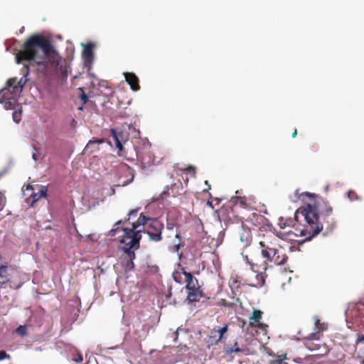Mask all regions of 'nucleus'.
<instances>
[{"mask_svg": "<svg viewBox=\"0 0 364 364\" xmlns=\"http://www.w3.org/2000/svg\"><path fill=\"white\" fill-rule=\"evenodd\" d=\"M294 219L297 223L304 220L305 224L301 228H296V232H285L291 240H294L297 236H304L309 240L322 231H324L323 235H327L336 227L333 207L328 200L321 198H318L314 204L299 208L294 213Z\"/></svg>", "mask_w": 364, "mask_h": 364, "instance_id": "obj_1", "label": "nucleus"}, {"mask_svg": "<svg viewBox=\"0 0 364 364\" xmlns=\"http://www.w3.org/2000/svg\"><path fill=\"white\" fill-rule=\"evenodd\" d=\"M15 58L18 64L28 61L31 65H36L37 71L44 75L65 73V69L60 65V55L50 40L42 34H33L28 38Z\"/></svg>", "mask_w": 364, "mask_h": 364, "instance_id": "obj_2", "label": "nucleus"}, {"mask_svg": "<svg viewBox=\"0 0 364 364\" xmlns=\"http://www.w3.org/2000/svg\"><path fill=\"white\" fill-rule=\"evenodd\" d=\"M123 232L124 235L120 240L123 244L122 249L124 251L121 264L124 271L129 272L134 267L133 260L135 259V253L132 250L139 248L141 236L139 232H133L132 229H123Z\"/></svg>", "mask_w": 364, "mask_h": 364, "instance_id": "obj_3", "label": "nucleus"}, {"mask_svg": "<svg viewBox=\"0 0 364 364\" xmlns=\"http://www.w3.org/2000/svg\"><path fill=\"white\" fill-rule=\"evenodd\" d=\"M242 256L246 264L250 267V269L256 274L255 281L247 282V284L255 287H262L265 283V278L267 277V263L260 261L259 255H242Z\"/></svg>", "mask_w": 364, "mask_h": 364, "instance_id": "obj_4", "label": "nucleus"}, {"mask_svg": "<svg viewBox=\"0 0 364 364\" xmlns=\"http://www.w3.org/2000/svg\"><path fill=\"white\" fill-rule=\"evenodd\" d=\"M16 77L9 78L5 86L0 90V103L4 104L7 109H15L21 89L16 87Z\"/></svg>", "mask_w": 364, "mask_h": 364, "instance_id": "obj_5", "label": "nucleus"}, {"mask_svg": "<svg viewBox=\"0 0 364 364\" xmlns=\"http://www.w3.org/2000/svg\"><path fill=\"white\" fill-rule=\"evenodd\" d=\"M261 255L267 261L277 265H283L287 260V256L279 247L262 250Z\"/></svg>", "mask_w": 364, "mask_h": 364, "instance_id": "obj_6", "label": "nucleus"}, {"mask_svg": "<svg viewBox=\"0 0 364 364\" xmlns=\"http://www.w3.org/2000/svg\"><path fill=\"white\" fill-rule=\"evenodd\" d=\"M235 220L240 222L241 224L247 227L252 225L253 227L259 228L260 225H264L267 220L260 213L252 211L248 214L235 216Z\"/></svg>", "mask_w": 364, "mask_h": 364, "instance_id": "obj_7", "label": "nucleus"}, {"mask_svg": "<svg viewBox=\"0 0 364 364\" xmlns=\"http://www.w3.org/2000/svg\"><path fill=\"white\" fill-rule=\"evenodd\" d=\"M137 160L141 162L142 168L149 167L154 164V156L151 151L150 144H143L141 148H134Z\"/></svg>", "mask_w": 364, "mask_h": 364, "instance_id": "obj_8", "label": "nucleus"}, {"mask_svg": "<svg viewBox=\"0 0 364 364\" xmlns=\"http://www.w3.org/2000/svg\"><path fill=\"white\" fill-rule=\"evenodd\" d=\"M164 228V223L157 218L150 220L147 224L145 232L149 235V239L153 242H160L162 240V231Z\"/></svg>", "mask_w": 364, "mask_h": 364, "instance_id": "obj_9", "label": "nucleus"}, {"mask_svg": "<svg viewBox=\"0 0 364 364\" xmlns=\"http://www.w3.org/2000/svg\"><path fill=\"white\" fill-rule=\"evenodd\" d=\"M315 328L316 332L311 333L308 338H306L305 345L311 351L316 349V348L311 346V341L319 339V333L327 330L328 325L325 323H321L319 319H316L315 321Z\"/></svg>", "mask_w": 364, "mask_h": 364, "instance_id": "obj_10", "label": "nucleus"}, {"mask_svg": "<svg viewBox=\"0 0 364 364\" xmlns=\"http://www.w3.org/2000/svg\"><path fill=\"white\" fill-rule=\"evenodd\" d=\"M238 237L242 248H247L252 242V228L241 224V228L238 232Z\"/></svg>", "mask_w": 364, "mask_h": 364, "instance_id": "obj_11", "label": "nucleus"}, {"mask_svg": "<svg viewBox=\"0 0 364 364\" xmlns=\"http://www.w3.org/2000/svg\"><path fill=\"white\" fill-rule=\"evenodd\" d=\"M259 245L262 250H268L279 247L278 238L272 232H267L263 235L261 240L259 242Z\"/></svg>", "mask_w": 364, "mask_h": 364, "instance_id": "obj_12", "label": "nucleus"}, {"mask_svg": "<svg viewBox=\"0 0 364 364\" xmlns=\"http://www.w3.org/2000/svg\"><path fill=\"white\" fill-rule=\"evenodd\" d=\"M95 44L92 43H89L84 46V48L82 50V58L84 60V63L86 67H90L94 59V50Z\"/></svg>", "mask_w": 364, "mask_h": 364, "instance_id": "obj_13", "label": "nucleus"}, {"mask_svg": "<svg viewBox=\"0 0 364 364\" xmlns=\"http://www.w3.org/2000/svg\"><path fill=\"white\" fill-rule=\"evenodd\" d=\"M184 281L186 283V289L188 290H196L200 289L198 282L196 278H195L190 272H187L185 271L184 268H182Z\"/></svg>", "mask_w": 364, "mask_h": 364, "instance_id": "obj_14", "label": "nucleus"}, {"mask_svg": "<svg viewBox=\"0 0 364 364\" xmlns=\"http://www.w3.org/2000/svg\"><path fill=\"white\" fill-rule=\"evenodd\" d=\"M150 220H154V218L147 217L144 213H141L138 220L132 223V228L131 229L133 230V232H135L134 230L136 228H138L140 226H143V228L145 230L146 229L147 224L150 223ZM137 232H139V235L141 236L140 232H141V230H139Z\"/></svg>", "mask_w": 364, "mask_h": 364, "instance_id": "obj_15", "label": "nucleus"}, {"mask_svg": "<svg viewBox=\"0 0 364 364\" xmlns=\"http://www.w3.org/2000/svg\"><path fill=\"white\" fill-rule=\"evenodd\" d=\"M126 82L129 85L133 91H138L140 89L138 77L133 73H125Z\"/></svg>", "mask_w": 364, "mask_h": 364, "instance_id": "obj_16", "label": "nucleus"}, {"mask_svg": "<svg viewBox=\"0 0 364 364\" xmlns=\"http://www.w3.org/2000/svg\"><path fill=\"white\" fill-rule=\"evenodd\" d=\"M22 73H23V77L18 80L16 77V83L14 84V86L16 87H19L21 89V92L23 91V87L25 86L26 83L28 81V75H29V65H23V67L22 68Z\"/></svg>", "mask_w": 364, "mask_h": 364, "instance_id": "obj_17", "label": "nucleus"}, {"mask_svg": "<svg viewBox=\"0 0 364 364\" xmlns=\"http://www.w3.org/2000/svg\"><path fill=\"white\" fill-rule=\"evenodd\" d=\"M48 188L46 186H41L39 191L36 193H33L30 196V199H31V206H33V204L39 200L41 198H46L47 196Z\"/></svg>", "mask_w": 364, "mask_h": 364, "instance_id": "obj_18", "label": "nucleus"}, {"mask_svg": "<svg viewBox=\"0 0 364 364\" xmlns=\"http://www.w3.org/2000/svg\"><path fill=\"white\" fill-rule=\"evenodd\" d=\"M122 134L121 133H119L117 132H116L114 129H112L111 130V135H110V138H111V141H110V143H114L115 146L120 151H124V147H123V145L120 141V136H121Z\"/></svg>", "mask_w": 364, "mask_h": 364, "instance_id": "obj_19", "label": "nucleus"}, {"mask_svg": "<svg viewBox=\"0 0 364 364\" xmlns=\"http://www.w3.org/2000/svg\"><path fill=\"white\" fill-rule=\"evenodd\" d=\"M103 142V139L90 140L85 148V151H90V153L94 152L99 149L98 145L102 144Z\"/></svg>", "mask_w": 364, "mask_h": 364, "instance_id": "obj_20", "label": "nucleus"}, {"mask_svg": "<svg viewBox=\"0 0 364 364\" xmlns=\"http://www.w3.org/2000/svg\"><path fill=\"white\" fill-rule=\"evenodd\" d=\"M8 267L7 265L1 264L0 266V287H3L5 284L11 282L8 278L7 274Z\"/></svg>", "mask_w": 364, "mask_h": 364, "instance_id": "obj_21", "label": "nucleus"}, {"mask_svg": "<svg viewBox=\"0 0 364 364\" xmlns=\"http://www.w3.org/2000/svg\"><path fill=\"white\" fill-rule=\"evenodd\" d=\"M228 325L225 324L224 325L223 327H222L221 328L218 329V330H213L211 333L213 334V333H218L219 336H218V338L215 340V344L218 343L219 341H222L223 338V336L224 334L228 331Z\"/></svg>", "mask_w": 364, "mask_h": 364, "instance_id": "obj_22", "label": "nucleus"}, {"mask_svg": "<svg viewBox=\"0 0 364 364\" xmlns=\"http://www.w3.org/2000/svg\"><path fill=\"white\" fill-rule=\"evenodd\" d=\"M201 291L200 289L196 290H189V292L187 296V299L191 302H194L198 301V296L200 294Z\"/></svg>", "mask_w": 364, "mask_h": 364, "instance_id": "obj_23", "label": "nucleus"}, {"mask_svg": "<svg viewBox=\"0 0 364 364\" xmlns=\"http://www.w3.org/2000/svg\"><path fill=\"white\" fill-rule=\"evenodd\" d=\"M229 285L232 291L237 290L240 287V281L237 277H232L229 282Z\"/></svg>", "mask_w": 364, "mask_h": 364, "instance_id": "obj_24", "label": "nucleus"}, {"mask_svg": "<svg viewBox=\"0 0 364 364\" xmlns=\"http://www.w3.org/2000/svg\"><path fill=\"white\" fill-rule=\"evenodd\" d=\"M173 278L174 281L179 284L185 283L184 276L183 271L181 272L179 271H176L173 273Z\"/></svg>", "mask_w": 364, "mask_h": 364, "instance_id": "obj_25", "label": "nucleus"}, {"mask_svg": "<svg viewBox=\"0 0 364 364\" xmlns=\"http://www.w3.org/2000/svg\"><path fill=\"white\" fill-rule=\"evenodd\" d=\"M262 316V312L258 309H254L252 312V315L250 316V319L252 320L257 323H259Z\"/></svg>", "mask_w": 364, "mask_h": 364, "instance_id": "obj_26", "label": "nucleus"}, {"mask_svg": "<svg viewBox=\"0 0 364 364\" xmlns=\"http://www.w3.org/2000/svg\"><path fill=\"white\" fill-rule=\"evenodd\" d=\"M12 117H13V120L15 122H16V123L20 122V121L21 120V109L15 110L12 114Z\"/></svg>", "mask_w": 364, "mask_h": 364, "instance_id": "obj_27", "label": "nucleus"}, {"mask_svg": "<svg viewBox=\"0 0 364 364\" xmlns=\"http://www.w3.org/2000/svg\"><path fill=\"white\" fill-rule=\"evenodd\" d=\"M348 197L350 199V200H351V201L359 200L358 196L357 195L355 191H354L353 190H350L348 192Z\"/></svg>", "mask_w": 364, "mask_h": 364, "instance_id": "obj_28", "label": "nucleus"}, {"mask_svg": "<svg viewBox=\"0 0 364 364\" xmlns=\"http://www.w3.org/2000/svg\"><path fill=\"white\" fill-rule=\"evenodd\" d=\"M79 90L81 91V94L80 95V98L82 101V105H85L87 101H88V97L87 96V95L85 93L82 87H80Z\"/></svg>", "mask_w": 364, "mask_h": 364, "instance_id": "obj_29", "label": "nucleus"}, {"mask_svg": "<svg viewBox=\"0 0 364 364\" xmlns=\"http://www.w3.org/2000/svg\"><path fill=\"white\" fill-rule=\"evenodd\" d=\"M6 203V198L4 194L0 191V211H1L5 207Z\"/></svg>", "mask_w": 364, "mask_h": 364, "instance_id": "obj_30", "label": "nucleus"}, {"mask_svg": "<svg viewBox=\"0 0 364 364\" xmlns=\"http://www.w3.org/2000/svg\"><path fill=\"white\" fill-rule=\"evenodd\" d=\"M228 353H240L242 352V350L238 347L237 342H235L234 343V346L231 347L229 350L227 351Z\"/></svg>", "mask_w": 364, "mask_h": 364, "instance_id": "obj_31", "label": "nucleus"}, {"mask_svg": "<svg viewBox=\"0 0 364 364\" xmlns=\"http://www.w3.org/2000/svg\"><path fill=\"white\" fill-rule=\"evenodd\" d=\"M26 332L27 329L26 326H20L16 328V333L21 336H25Z\"/></svg>", "mask_w": 364, "mask_h": 364, "instance_id": "obj_32", "label": "nucleus"}, {"mask_svg": "<svg viewBox=\"0 0 364 364\" xmlns=\"http://www.w3.org/2000/svg\"><path fill=\"white\" fill-rule=\"evenodd\" d=\"M220 304L225 307H232L233 303H230L225 299H221L220 301Z\"/></svg>", "mask_w": 364, "mask_h": 364, "instance_id": "obj_33", "label": "nucleus"}, {"mask_svg": "<svg viewBox=\"0 0 364 364\" xmlns=\"http://www.w3.org/2000/svg\"><path fill=\"white\" fill-rule=\"evenodd\" d=\"M183 170L185 171L189 172L190 173H191V175L193 176H195V170H196V168L193 166H189L186 167V168H184Z\"/></svg>", "mask_w": 364, "mask_h": 364, "instance_id": "obj_34", "label": "nucleus"}, {"mask_svg": "<svg viewBox=\"0 0 364 364\" xmlns=\"http://www.w3.org/2000/svg\"><path fill=\"white\" fill-rule=\"evenodd\" d=\"M238 203L240 204V207L245 208L247 207V204L246 203L245 198H240L238 199Z\"/></svg>", "mask_w": 364, "mask_h": 364, "instance_id": "obj_35", "label": "nucleus"}, {"mask_svg": "<svg viewBox=\"0 0 364 364\" xmlns=\"http://www.w3.org/2000/svg\"><path fill=\"white\" fill-rule=\"evenodd\" d=\"M270 364H287V363L284 362V358H277L276 360H272Z\"/></svg>", "mask_w": 364, "mask_h": 364, "instance_id": "obj_36", "label": "nucleus"}, {"mask_svg": "<svg viewBox=\"0 0 364 364\" xmlns=\"http://www.w3.org/2000/svg\"><path fill=\"white\" fill-rule=\"evenodd\" d=\"M5 358H10V355L6 353L4 350H0V360H2Z\"/></svg>", "mask_w": 364, "mask_h": 364, "instance_id": "obj_37", "label": "nucleus"}, {"mask_svg": "<svg viewBox=\"0 0 364 364\" xmlns=\"http://www.w3.org/2000/svg\"><path fill=\"white\" fill-rule=\"evenodd\" d=\"M256 326L259 328V329H261L262 331H267V328L268 327L267 325L264 324V323H257V324L256 325Z\"/></svg>", "mask_w": 364, "mask_h": 364, "instance_id": "obj_38", "label": "nucleus"}, {"mask_svg": "<svg viewBox=\"0 0 364 364\" xmlns=\"http://www.w3.org/2000/svg\"><path fill=\"white\" fill-rule=\"evenodd\" d=\"M301 196H307V197H309L310 198H315L318 197L315 194L311 193H309V192H305V193H302Z\"/></svg>", "mask_w": 364, "mask_h": 364, "instance_id": "obj_39", "label": "nucleus"}, {"mask_svg": "<svg viewBox=\"0 0 364 364\" xmlns=\"http://www.w3.org/2000/svg\"><path fill=\"white\" fill-rule=\"evenodd\" d=\"M138 212V209H134V210H132L131 211H129L128 215L129 217H131V216H134V215H136V213ZM129 218H128L127 219H126L127 220H129Z\"/></svg>", "mask_w": 364, "mask_h": 364, "instance_id": "obj_40", "label": "nucleus"}, {"mask_svg": "<svg viewBox=\"0 0 364 364\" xmlns=\"http://www.w3.org/2000/svg\"><path fill=\"white\" fill-rule=\"evenodd\" d=\"M360 343H364V336L363 335L358 336L357 338L356 343L358 344Z\"/></svg>", "mask_w": 364, "mask_h": 364, "instance_id": "obj_41", "label": "nucleus"}, {"mask_svg": "<svg viewBox=\"0 0 364 364\" xmlns=\"http://www.w3.org/2000/svg\"><path fill=\"white\" fill-rule=\"evenodd\" d=\"M32 158L33 159V160H35L36 161H38L39 159V156L38 155L37 153H33L32 154Z\"/></svg>", "mask_w": 364, "mask_h": 364, "instance_id": "obj_42", "label": "nucleus"}, {"mask_svg": "<svg viewBox=\"0 0 364 364\" xmlns=\"http://www.w3.org/2000/svg\"><path fill=\"white\" fill-rule=\"evenodd\" d=\"M296 135H297V129H295V130L293 132V133H292V135H291V136H292V137H293V138H294V137H296Z\"/></svg>", "mask_w": 364, "mask_h": 364, "instance_id": "obj_43", "label": "nucleus"}, {"mask_svg": "<svg viewBox=\"0 0 364 364\" xmlns=\"http://www.w3.org/2000/svg\"><path fill=\"white\" fill-rule=\"evenodd\" d=\"M77 362H80L82 360V356L81 355H79L78 359L75 360Z\"/></svg>", "mask_w": 364, "mask_h": 364, "instance_id": "obj_44", "label": "nucleus"}, {"mask_svg": "<svg viewBox=\"0 0 364 364\" xmlns=\"http://www.w3.org/2000/svg\"><path fill=\"white\" fill-rule=\"evenodd\" d=\"M205 184L208 185V188L207 189H204L203 191H206L207 190L210 188V185L208 183L207 181H205Z\"/></svg>", "mask_w": 364, "mask_h": 364, "instance_id": "obj_45", "label": "nucleus"}, {"mask_svg": "<svg viewBox=\"0 0 364 364\" xmlns=\"http://www.w3.org/2000/svg\"><path fill=\"white\" fill-rule=\"evenodd\" d=\"M21 287V284H18V285H17L15 288H16V289H18V288H20Z\"/></svg>", "mask_w": 364, "mask_h": 364, "instance_id": "obj_46", "label": "nucleus"}, {"mask_svg": "<svg viewBox=\"0 0 364 364\" xmlns=\"http://www.w3.org/2000/svg\"><path fill=\"white\" fill-rule=\"evenodd\" d=\"M29 188H32L31 185H28V186H27V189H29Z\"/></svg>", "mask_w": 364, "mask_h": 364, "instance_id": "obj_47", "label": "nucleus"}, {"mask_svg": "<svg viewBox=\"0 0 364 364\" xmlns=\"http://www.w3.org/2000/svg\"><path fill=\"white\" fill-rule=\"evenodd\" d=\"M176 333V337L175 340H176V339H177V336H178V331H176V333Z\"/></svg>", "mask_w": 364, "mask_h": 364, "instance_id": "obj_48", "label": "nucleus"}, {"mask_svg": "<svg viewBox=\"0 0 364 364\" xmlns=\"http://www.w3.org/2000/svg\"><path fill=\"white\" fill-rule=\"evenodd\" d=\"M121 223H122V221H121V220H119V221H118V222L117 223V224H120Z\"/></svg>", "mask_w": 364, "mask_h": 364, "instance_id": "obj_49", "label": "nucleus"}, {"mask_svg": "<svg viewBox=\"0 0 364 364\" xmlns=\"http://www.w3.org/2000/svg\"><path fill=\"white\" fill-rule=\"evenodd\" d=\"M176 237H179V235H178V234H176Z\"/></svg>", "mask_w": 364, "mask_h": 364, "instance_id": "obj_50", "label": "nucleus"}, {"mask_svg": "<svg viewBox=\"0 0 364 364\" xmlns=\"http://www.w3.org/2000/svg\"><path fill=\"white\" fill-rule=\"evenodd\" d=\"M212 337H215V336H210V339H211V338H212Z\"/></svg>", "mask_w": 364, "mask_h": 364, "instance_id": "obj_51", "label": "nucleus"}, {"mask_svg": "<svg viewBox=\"0 0 364 364\" xmlns=\"http://www.w3.org/2000/svg\"><path fill=\"white\" fill-rule=\"evenodd\" d=\"M361 364H364V359L361 361Z\"/></svg>", "mask_w": 364, "mask_h": 364, "instance_id": "obj_52", "label": "nucleus"}]
</instances>
